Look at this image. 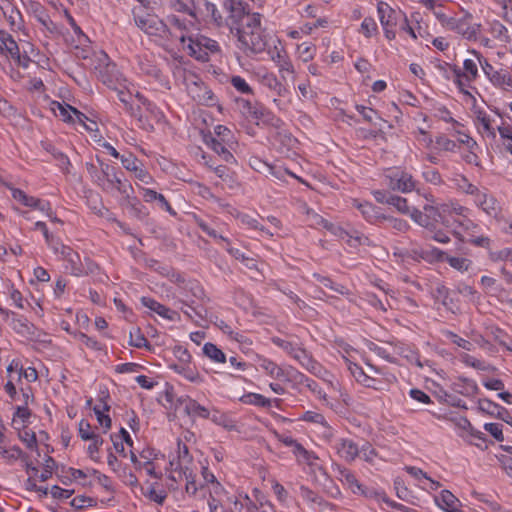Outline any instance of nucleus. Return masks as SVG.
<instances>
[{
    "label": "nucleus",
    "mask_w": 512,
    "mask_h": 512,
    "mask_svg": "<svg viewBox=\"0 0 512 512\" xmlns=\"http://www.w3.org/2000/svg\"><path fill=\"white\" fill-rule=\"evenodd\" d=\"M224 8L228 15L225 26L237 38V46L245 53L258 54L265 50L266 42L262 34L260 13H251L249 5L242 0H225Z\"/></svg>",
    "instance_id": "nucleus-1"
},
{
    "label": "nucleus",
    "mask_w": 512,
    "mask_h": 512,
    "mask_svg": "<svg viewBox=\"0 0 512 512\" xmlns=\"http://www.w3.org/2000/svg\"><path fill=\"white\" fill-rule=\"evenodd\" d=\"M439 69L444 70L446 79H453L454 83L464 94H469L467 88L470 83L478 77V67L476 61L473 59H465L463 63V70L456 65H440Z\"/></svg>",
    "instance_id": "nucleus-2"
},
{
    "label": "nucleus",
    "mask_w": 512,
    "mask_h": 512,
    "mask_svg": "<svg viewBox=\"0 0 512 512\" xmlns=\"http://www.w3.org/2000/svg\"><path fill=\"white\" fill-rule=\"evenodd\" d=\"M411 218L418 223L420 226L429 228L435 223L441 222L446 226H450V219L444 215V212L440 207H435L430 204L423 206V211L412 208Z\"/></svg>",
    "instance_id": "nucleus-3"
},
{
    "label": "nucleus",
    "mask_w": 512,
    "mask_h": 512,
    "mask_svg": "<svg viewBox=\"0 0 512 512\" xmlns=\"http://www.w3.org/2000/svg\"><path fill=\"white\" fill-rule=\"evenodd\" d=\"M192 464V456L189 453V447L185 442L178 441L177 456L170 461L173 471L179 473V477L183 474L186 479V490L189 489V478L192 476L190 465Z\"/></svg>",
    "instance_id": "nucleus-4"
},
{
    "label": "nucleus",
    "mask_w": 512,
    "mask_h": 512,
    "mask_svg": "<svg viewBox=\"0 0 512 512\" xmlns=\"http://www.w3.org/2000/svg\"><path fill=\"white\" fill-rule=\"evenodd\" d=\"M52 111L54 114L59 117L62 121L66 123H79L83 127H85L86 130L92 131L93 128L86 125L85 121L88 119V117L82 113L81 111L77 110L75 107L67 104V103H60V102H52Z\"/></svg>",
    "instance_id": "nucleus-5"
},
{
    "label": "nucleus",
    "mask_w": 512,
    "mask_h": 512,
    "mask_svg": "<svg viewBox=\"0 0 512 512\" xmlns=\"http://www.w3.org/2000/svg\"><path fill=\"white\" fill-rule=\"evenodd\" d=\"M169 22L172 26L170 35L172 38L179 40L183 49L189 50V55H192V33L190 29V22L186 19H180L178 16L169 17Z\"/></svg>",
    "instance_id": "nucleus-6"
},
{
    "label": "nucleus",
    "mask_w": 512,
    "mask_h": 512,
    "mask_svg": "<svg viewBox=\"0 0 512 512\" xmlns=\"http://www.w3.org/2000/svg\"><path fill=\"white\" fill-rule=\"evenodd\" d=\"M385 185L393 191L407 193L415 188V181L412 175L405 171L392 170L385 175Z\"/></svg>",
    "instance_id": "nucleus-7"
},
{
    "label": "nucleus",
    "mask_w": 512,
    "mask_h": 512,
    "mask_svg": "<svg viewBox=\"0 0 512 512\" xmlns=\"http://www.w3.org/2000/svg\"><path fill=\"white\" fill-rule=\"evenodd\" d=\"M134 20L137 27L151 36H163L168 31L166 24L154 15L134 14Z\"/></svg>",
    "instance_id": "nucleus-8"
},
{
    "label": "nucleus",
    "mask_w": 512,
    "mask_h": 512,
    "mask_svg": "<svg viewBox=\"0 0 512 512\" xmlns=\"http://www.w3.org/2000/svg\"><path fill=\"white\" fill-rule=\"evenodd\" d=\"M473 17L471 14H466L462 18L455 19L454 22H450V30L456 31L467 40H477L481 30V24L473 23Z\"/></svg>",
    "instance_id": "nucleus-9"
},
{
    "label": "nucleus",
    "mask_w": 512,
    "mask_h": 512,
    "mask_svg": "<svg viewBox=\"0 0 512 512\" xmlns=\"http://www.w3.org/2000/svg\"><path fill=\"white\" fill-rule=\"evenodd\" d=\"M337 478L346 485L354 494H360L367 498H371L374 494L373 489H368L364 487L359 481L356 479L355 475L347 468L342 466L336 467Z\"/></svg>",
    "instance_id": "nucleus-10"
},
{
    "label": "nucleus",
    "mask_w": 512,
    "mask_h": 512,
    "mask_svg": "<svg viewBox=\"0 0 512 512\" xmlns=\"http://www.w3.org/2000/svg\"><path fill=\"white\" fill-rule=\"evenodd\" d=\"M444 215L450 219V225L458 224L464 229H468L473 223L468 219L466 213L468 209L458 203H445L441 205Z\"/></svg>",
    "instance_id": "nucleus-11"
},
{
    "label": "nucleus",
    "mask_w": 512,
    "mask_h": 512,
    "mask_svg": "<svg viewBox=\"0 0 512 512\" xmlns=\"http://www.w3.org/2000/svg\"><path fill=\"white\" fill-rule=\"evenodd\" d=\"M220 51L217 41L203 35L194 38V59L207 62L209 54H215Z\"/></svg>",
    "instance_id": "nucleus-12"
},
{
    "label": "nucleus",
    "mask_w": 512,
    "mask_h": 512,
    "mask_svg": "<svg viewBox=\"0 0 512 512\" xmlns=\"http://www.w3.org/2000/svg\"><path fill=\"white\" fill-rule=\"evenodd\" d=\"M199 135L204 144H206L209 148H211L215 153L223 158L225 162L234 161V156L232 153L225 147L224 142L215 138L210 129L198 127Z\"/></svg>",
    "instance_id": "nucleus-13"
},
{
    "label": "nucleus",
    "mask_w": 512,
    "mask_h": 512,
    "mask_svg": "<svg viewBox=\"0 0 512 512\" xmlns=\"http://www.w3.org/2000/svg\"><path fill=\"white\" fill-rule=\"evenodd\" d=\"M97 59L98 65L95 66V69L98 72V76L104 84L110 86L116 78V65L110 62L108 55L104 52H101Z\"/></svg>",
    "instance_id": "nucleus-14"
},
{
    "label": "nucleus",
    "mask_w": 512,
    "mask_h": 512,
    "mask_svg": "<svg viewBox=\"0 0 512 512\" xmlns=\"http://www.w3.org/2000/svg\"><path fill=\"white\" fill-rule=\"evenodd\" d=\"M295 359L299 364L305 368L310 373L314 374L315 376H321L322 373L325 371L324 368L320 363H318L312 355L303 347V344L298 348L296 353L292 357Z\"/></svg>",
    "instance_id": "nucleus-15"
},
{
    "label": "nucleus",
    "mask_w": 512,
    "mask_h": 512,
    "mask_svg": "<svg viewBox=\"0 0 512 512\" xmlns=\"http://www.w3.org/2000/svg\"><path fill=\"white\" fill-rule=\"evenodd\" d=\"M357 209L360 211L365 220L371 224L380 225L386 219V215L381 213V209L370 202L360 203L354 200Z\"/></svg>",
    "instance_id": "nucleus-16"
},
{
    "label": "nucleus",
    "mask_w": 512,
    "mask_h": 512,
    "mask_svg": "<svg viewBox=\"0 0 512 512\" xmlns=\"http://www.w3.org/2000/svg\"><path fill=\"white\" fill-rule=\"evenodd\" d=\"M97 162L99 163L100 174L95 175V182L102 190L108 189L112 185V180L118 174L117 170L99 157H97Z\"/></svg>",
    "instance_id": "nucleus-17"
},
{
    "label": "nucleus",
    "mask_w": 512,
    "mask_h": 512,
    "mask_svg": "<svg viewBox=\"0 0 512 512\" xmlns=\"http://www.w3.org/2000/svg\"><path fill=\"white\" fill-rule=\"evenodd\" d=\"M174 407V415L178 420L188 424L191 421L192 400L188 395L177 397L175 401L170 399Z\"/></svg>",
    "instance_id": "nucleus-18"
},
{
    "label": "nucleus",
    "mask_w": 512,
    "mask_h": 512,
    "mask_svg": "<svg viewBox=\"0 0 512 512\" xmlns=\"http://www.w3.org/2000/svg\"><path fill=\"white\" fill-rule=\"evenodd\" d=\"M335 449L338 455L347 462L354 461L360 455L359 446L351 439H339L335 444Z\"/></svg>",
    "instance_id": "nucleus-19"
},
{
    "label": "nucleus",
    "mask_w": 512,
    "mask_h": 512,
    "mask_svg": "<svg viewBox=\"0 0 512 512\" xmlns=\"http://www.w3.org/2000/svg\"><path fill=\"white\" fill-rule=\"evenodd\" d=\"M0 55H9L20 62V51L17 42L5 30L0 29Z\"/></svg>",
    "instance_id": "nucleus-20"
},
{
    "label": "nucleus",
    "mask_w": 512,
    "mask_h": 512,
    "mask_svg": "<svg viewBox=\"0 0 512 512\" xmlns=\"http://www.w3.org/2000/svg\"><path fill=\"white\" fill-rule=\"evenodd\" d=\"M479 405V408L482 411H485L490 415L496 416L497 418L501 419L502 421L506 422L512 427V416L505 407L498 405L488 399L480 400Z\"/></svg>",
    "instance_id": "nucleus-21"
},
{
    "label": "nucleus",
    "mask_w": 512,
    "mask_h": 512,
    "mask_svg": "<svg viewBox=\"0 0 512 512\" xmlns=\"http://www.w3.org/2000/svg\"><path fill=\"white\" fill-rule=\"evenodd\" d=\"M236 105L240 113L246 118L260 120L264 117L263 107L258 103L252 104L244 98H236Z\"/></svg>",
    "instance_id": "nucleus-22"
},
{
    "label": "nucleus",
    "mask_w": 512,
    "mask_h": 512,
    "mask_svg": "<svg viewBox=\"0 0 512 512\" xmlns=\"http://www.w3.org/2000/svg\"><path fill=\"white\" fill-rule=\"evenodd\" d=\"M258 75L260 83L269 89L274 96L283 97L286 95V87L278 80L275 74L264 72L263 74Z\"/></svg>",
    "instance_id": "nucleus-23"
},
{
    "label": "nucleus",
    "mask_w": 512,
    "mask_h": 512,
    "mask_svg": "<svg viewBox=\"0 0 512 512\" xmlns=\"http://www.w3.org/2000/svg\"><path fill=\"white\" fill-rule=\"evenodd\" d=\"M377 11L382 26H396L398 17L402 15L401 11L394 10L383 1L378 3Z\"/></svg>",
    "instance_id": "nucleus-24"
},
{
    "label": "nucleus",
    "mask_w": 512,
    "mask_h": 512,
    "mask_svg": "<svg viewBox=\"0 0 512 512\" xmlns=\"http://www.w3.org/2000/svg\"><path fill=\"white\" fill-rule=\"evenodd\" d=\"M475 203L491 217H497L500 212L498 201L494 196L487 194L486 192H481V194L475 198Z\"/></svg>",
    "instance_id": "nucleus-25"
},
{
    "label": "nucleus",
    "mask_w": 512,
    "mask_h": 512,
    "mask_svg": "<svg viewBox=\"0 0 512 512\" xmlns=\"http://www.w3.org/2000/svg\"><path fill=\"white\" fill-rule=\"evenodd\" d=\"M194 100H197L199 104L208 107H212L217 103V98L212 90L203 83L199 84L197 81H194Z\"/></svg>",
    "instance_id": "nucleus-26"
},
{
    "label": "nucleus",
    "mask_w": 512,
    "mask_h": 512,
    "mask_svg": "<svg viewBox=\"0 0 512 512\" xmlns=\"http://www.w3.org/2000/svg\"><path fill=\"white\" fill-rule=\"evenodd\" d=\"M345 362L347 364L348 370L350 371V373L356 379L357 382L363 384L368 388H376V379L366 375V373L360 366H358L356 363L351 362L347 358H345Z\"/></svg>",
    "instance_id": "nucleus-27"
},
{
    "label": "nucleus",
    "mask_w": 512,
    "mask_h": 512,
    "mask_svg": "<svg viewBox=\"0 0 512 512\" xmlns=\"http://www.w3.org/2000/svg\"><path fill=\"white\" fill-rule=\"evenodd\" d=\"M337 231L338 234L336 236L342 240H346V242L352 247H357L358 245H366L369 242V238L367 236L359 233L356 230L349 232L341 227L340 229H337Z\"/></svg>",
    "instance_id": "nucleus-28"
},
{
    "label": "nucleus",
    "mask_w": 512,
    "mask_h": 512,
    "mask_svg": "<svg viewBox=\"0 0 512 512\" xmlns=\"http://www.w3.org/2000/svg\"><path fill=\"white\" fill-rule=\"evenodd\" d=\"M141 302L149 310L157 313L159 316H161L165 319L172 320L173 316L176 314L173 310L169 309L168 307L162 305L161 303L157 302L156 300H154L152 298L142 297Z\"/></svg>",
    "instance_id": "nucleus-29"
},
{
    "label": "nucleus",
    "mask_w": 512,
    "mask_h": 512,
    "mask_svg": "<svg viewBox=\"0 0 512 512\" xmlns=\"http://www.w3.org/2000/svg\"><path fill=\"white\" fill-rule=\"evenodd\" d=\"M490 82L505 91H512V77L507 70L499 69L493 77H491Z\"/></svg>",
    "instance_id": "nucleus-30"
},
{
    "label": "nucleus",
    "mask_w": 512,
    "mask_h": 512,
    "mask_svg": "<svg viewBox=\"0 0 512 512\" xmlns=\"http://www.w3.org/2000/svg\"><path fill=\"white\" fill-rule=\"evenodd\" d=\"M100 270L99 265L89 257H85L81 267H75L72 275L80 277L84 275H96Z\"/></svg>",
    "instance_id": "nucleus-31"
},
{
    "label": "nucleus",
    "mask_w": 512,
    "mask_h": 512,
    "mask_svg": "<svg viewBox=\"0 0 512 512\" xmlns=\"http://www.w3.org/2000/svg\"><path fill=\"white\" fill-rule=\"evenodd\" d=\"M271 59L276 63L280 72L294 73V67L283 49L276 50L271 55Z\"/></svg>",
    "instance_id": "nucleus-32"
},
{
    "label": "nucleus",
    "mask_w": 512,
    "mask_h": 512,
    "mask_svg": "<svg viewBox=\"0 0 512 512\" xmlns=\"http://www.w3.org/2000/svg\"><path fill=\"white\" fill-rule=\"evenodd\" d=\"M112 185L108 189H103L104 192L112 193L117 191L121 196H127V194L133 193V187L127 180H122L117 174L112 180Z\"/></svg>",
    "instance_id": "nucleus-33"
},
{
    "label": "nucleus",
    "mask_w": 512,
    "mask_h": 512,
    "mask_svg": "<svg viewBox=\"0 0 512 512\" xmlns=\"http://www.w3.org/2000/svg\"><path fill=\"white\" fill-rule=\"evenodd\" d=\"M442 504L438 505L446 512H454L458 507L461 506L459 499L453 495L449 490H443L440 496Z\"/></svg>",
    "instance_id": "nucleus-34"
},
{
    "label": "nucleus",
    "mask_w": 512,
    "mask_h": 512,
    "mask_svg": "<svg viewBox=\"0 0 512 512\" xmlns=\"http://www.w3.org/2000/svg\"><path fill=\"white\" fill-rule=\"evenodd\" d=\"M273 344L283 349L288 355L293 357L298 348L301 346V342L297 339H283L280 337L272 338Z\"/></svg>",
    "instance_id": "nucleus-35"
},
{
    "label": "nucleus",
    "mask_w": 512,
    "mask_h": 512,
    "mask_svg": "<svg viewBox=\"0 0 512 512\" xmlns=\"http://www.w3.org/2000/svg\"><path fill=\"white\" fill-rule=\"evenodd\" d=\"M203 355L216 363H225L226 355L213 343L207 342L203 348Z\"/></svg>",
    "instance_id": "nucleus-36"
},
{
    "label": "nucleus",
    "mask_w": 512,
    "mask_h": 512,
    "mask_svg": "<svg viewBox=\"0 0 512 512\" xmlns=\"http://www.w3.org/2000/svg\"><path fill=\"white\" fill-rule=\"evenodd\" d=\"M259 367L274 379H282L284 377V370L269 359H261Z\"/></svg>",
    "instance_id": "nucleus-37"
},
{
    "label": "nucleus",
    "mask_w": 512,
    "mask_h": 512,
    "mask_svg": "<svg viewBox=\"0 0 512 512\" xmlns=\"http://www.w3.org/2000/svg\"><path fill=\"white\" fill-rule=\"evenodd\" d=\"M155 485L156 483H151L147 488L141 487L142 494L149 500L162 505L167 497V494L164 490L157 491Z\"/></svg>",
    "instance_id": "nucleus-38"
},
{
    "label": "nucleus",
    "mask_w": 512,
    "mask_h": 512,
    "mask_svg": "<svg viewBox=\"0 0 512 512\" xmlns=\"http://www.w3.org/2000/svg\"><path fill=\"white\" fill-rule=\"evenodd\" d=\"M198 226L201 228V230L207 234L209 237L218 240L222 243V247L225 248L227 251L232 253V249H230V242L227 238L223 237L222 235H218L216 230L211 228L208 224L203 222L202 220H196Z\"/></svg>",
    "instance_id": "nucleus-39"
},
{
    "label": "nucleus",
    "mask_w": 512,
    "mask_h": 512,
    "mask_svg": "<svg viewBox=\"0 0 512 512\" xmlns=\"http://www.w3.org/2000/svg\"><path fill=\"white\" fill-rule=\"evenodd\" d=\"M462 362L465 365L473 367V368H475L477 370L491 371V372L496 371V367H494V366H492L490 364H487L484 361L478 360V359H476L475 357H473V356H471L469 354H464L462 356Z\"/></svg>",
    "instance_id": "nucleus-40"
},
{
    "label": "nucleus",
    "mask_w": 512,
    "mask_h": 512,
    "mask_svg": "<svg viewBox=\"0 0 512 512\" xmlns=\"http://www.w3.org/2000/svg\"><path fill=\"white\" fill-rule=\"evenodd\" d=\"M241 401L246 404H252L259 407H270L271 401L268 398H265L261 394L257 393H248L241 397Z\"/></svg>",
    "instance_id": "nucleus-41"
},
{
    "label": "nucleus",
    "mask_w": 512,
    "mask_h": 512,
    "mask_svg": "<svg viewBox=\"0 0 512 512\" xmlns=\"http://www.w3.org/2000/svg\"><path fill=\"white\" fill-rule=\"evenodd\" d=\"M0 454L3 458L9 460H26L28 459V455H26L19 446H13L11 448H6L4 446H0Z\"/></svg>",
    "instance_id": "nucleus-42"
},
{
    "label": "nucleus",
    "mask_w": 512,
    "mask_h": 512,
    "mask_svg": "<svg viewBox=\"0 0 512 512\" xmlns=\"http://www.w3.org/2000/svg\"><path fill=\"white\" fill-rule=\"evenodd\" d=\"M356 110L362 115L363 119L371 124L378 125L375 120H379L381 122H385L375 111L370 107H366L364 105H356Z\"/></svg>",
    "instance_id": "nucleus-43"
},
{
    "label": "nucleus",
    "mask_w": 512,
    "mask_h": 512,
    "mask_svg": "<svg viewBox=\"0 0 512 512\" xmlns=\"http://www.w3.org/2000/svg\"><path fill=\"white\" fill-rule=\"evenodd\" d=\"M198 462H199V465L201 468L200 472H201L204 482L211 483V484L215 485L216 488L221 487V484L217 481L213 472L210 471L209 463H208L207 459H204V460L198 459Z\"/></svg>",
    "instance_id": "nucleus-44"
},
{
    "label": "nucleus",
    "mask_w": 512,
    "mask_h": 512,
    "mask_svg": "<svg viewBox=\"0 0 512 512\" xmlns=\"http://www.w3.org/2000/svg\"><path fill=\"white\" fill-rule=\"evenodd\" d=\"M194 314L198 317V319L194 318V324L202 328L208 327L212 314L209 315L208 308L205 305H202L199 309L194 307Z\"/></svg>",
    "instance_id": "nucleus-45"
},
{
    "label": "nucleus",
    "mask_w": 512,
    "mask_h": 512,
    "mask_svg": "<svg viewBox=\"0 0 512 512\" xmlns=\"http://www.w3.org/2000/svg\"><path fill=\"white\" fill-rule=\"evenodd\" d=\"M388 205L395 207V209L402 214L411 216L412 208L409 207L406 198L397 195H392V197H390Z\"/></svg>",
    "instance_id": "nucleus-46"
},
{
    "label": "nucleus",
    "mask_w": 512,
    "mask_h": 512,
    "mask_svg": "<svg viewBox=\"0 0 512 512\" xmlns=\"http://www.w3.org/2000/svg\"><path fill=\"white\" fill-rule=\"evenodd\" d=\"M491 33L493 34V36L496 39H498L502 42H505V43L510 42V36L508 34L507 28L499 21H494L491 24Z\"/></svg>",
    "instance_id": "nucleus-47"
},
{
    "label": "nucleus",
    "mask_w": 512,
    "mask_h": 512,
    "mask_svg": "<svg viewBox=\"0 0 512 512\" xmlns=\"http://www.w3.org/2000/svg\"><path fill=\"white\" fill-rule=\"evenodd\" d=\"M446 262L458 271H467L472 262L464 257L446 256Z\"/></svg>",
    "instance_id": "nucleus-48"
},
{
    "label": "nucleus",
    "mask_w": 512,
    "mask_h": 512,
    "mask_svg": "<svg viewBox=\"0 0 512 512\" xmlns=\"http://www.w3.org/2000/svg\"><path fill=\"white\" fill-rule=\"evenodd\" d=\"M313 277L319 282L321 283L324 287L326 288H329L333 291H335L336 293H339V294H345L346 293V288L342 285H335L333 283V281L328 278V277H325V276H321L320 274H313Z\"/></svg>",
    "instance_id": "nucleus-49"
},
{
    "label": "nucleus",
    "mask_w": 512,
    "mask_h": 512,
    "mask_svg": "<svg viewBox=\"0 0 512 512\" xmlns=\"http://www.w3.org/2000/svg\"><path fill=\"white\" fill-rule=\"evenodd\" d=\"M130 345L136 348L149 347V342L145 338V336L140 332V329L137 328L134 331L130 332Z\"/></svg>",
    "instance_id": "nucleus-50"
},
{
    "label": "nucleus",
    "mask_w": 512,
    "mask_h": 512,
    "mask_svg": "<svg viewBox=\"0 0 512 512\" xmlns=\"http://www.w3.org/2000/svg\"><path fill=\"white\" fill-rule=\"evenodd\" d=\"M383 222L388 223L387 228H392L397 232H406L409 229V225L405 220L392 216L386 215V219Z\"/></svg>",
    "instance_id": "nucleus-51"
},
{
    "label": "nucleus",
    "mask_w": 512,
    "mask_h": 512,
    "mask_svg": "<svg viewBox=\"0 0 512 512\" xmlns=\"http://www.w3.org/2000/svg\"><path fill=\"white\" fill-rule=\"evenodd\" d=\"M97 435L98 434L94 432L92 426L87 420L82 419L79 422V436L81 437L82 440L88 441L92 438H95Z\"/></svg>",
    "instance_id": "nucleus-52"
},
{
    "label": "nucleus",
    "mask_w": 512,
    "mask_h": 512,
    "mask_svg": "<svg viewBox=\"0 0 512 512\" xmlns=\"http://www.w3.org/2000/svg\"><path fill=\"white\" fill-rule=\"evenodd\" d=\"M231 85L242 94H253V89L241 76H233L231 78Z\"/></svg>",
    "instance_id": "nucleus-53"
},
{
    "label": "nucleus",
    "mask_w": 512,
    "mask_h": 512,
    "mask_svg": "<svg viewBox=\"0 0 512 512\" xmlns=\"http://www.w3.org/2000/svg\"><path fill=\"white\" fill-rule=\"evenodd\" d=\"M473 54L476 56L484 74L488 77L490 80L491 77L494 76V74L498 71L494 68L493 65H491L486 58H484L479 52L473 51Z\"/></svg>",
    "instance_id": "nucleus-54"
},
{
    "label": "nucleus",
    "mask_w": 512,
    "mask_h": 512,
    "mask_svg": "<svg viewBox=\"0 0 512 512\" xmlns=\"http://www.w3.org/2000/svg\"><path fill=\"white\" fill-rule=\"evenodd\" d=\"M120 160L123 167L131 172L136 171L137 168L142 165L141 162L132 153L121 155Z\"/></svg>",
    "instance_id": "nucleus-55"
},
{
    "label": "nucleus",
    "mask_w": 512,
    "mask_h": 512,
    "mask_svg": "<svg viewBox=\"0 0 512 512\" xmlns=\"http://www.w3.org/2000/svg\"><path fill=\"white\" fill-rule=\"evenodd\" d=\"M189 364L190 363H173L170 365V368L184 379L192 381V369L190 368Z\"/></svg>",
    "instance_id": "nucleus-56"
},
{
    "label": "nucleus",
    "mask_w": 512,
    "mask_h": 512,
    "mask_svg": "<svg viewBox=\"0 0 512 512\" xmlns=\"http://www.w3.org/2000/svg\"><path fill=\"white\" fill-rule=\"evenodd\" d=\"M300 496L304 500L318 505H322V503L324 502V500L320 496H318L317 493H315L310 488L305 486L300 487Z\"/></svg>",
    "instance_id": "nucleus-57"
},
{
    "label": "nucleus",
    "mask_w": 512,
    "mask_h": 512,
    "mask_svg": "<svg viewBox=\"0 0 512 512\" xmlns=\"http://www.w3.org/2000/svg\"><path fill=\"white\" fill-rule=\"evenodd\" d=\"M477 121L481 124L483 130L493 138L495 137L494 128L491 125L490 117L483 111L477 112Z\"/></svg>",
    "instance_id": "nucleus-58"
},
{
    "label": "nucleus",
    "mask_w": 512,
    "mask_h": 512,
    "mask_svg": "<svg viewBox=\"0 0 512 512\" xmlns=\"http://www.w3.org/2000/svg\"><path fill=\"white\" fill-rule=\"evenodd\" d=\"M12 197L27 207H32L34 204L35 197L27 195L24 191L20 189L12 190Z\"/></svg>",
    "instance_id": "nucleus-59"
},
{
    "label": "nucleus",
    "mask_w": 512,
    "mask_h": 512,
    "mask_svg": "<svg viewBox=\"0 0 512 512\" xmlns=\"http://www.w3.org/2000/svg\"><path fill=\"white\" fill-rule=\"evenodd\" d=\"M214 5L211 2H208L207 0H197L194 1V18L197 17V15H200L204 20L208 18V7Z\"/></svg>",
    "instance_id": "nucleus-60"
},
{
    "label": "nucleus",
    "mask_w": 512,
    "mask_h": 512,
    "mask_svg": "<svg viewBox=\"0 0 512 512\" xmlns=\"http://www.w3.org/2000/svg\"><path fill=\"white\" fill-rule=\"evenodd\" d=\"M93 411L96 415L98 423L103 427L104 433H106L112 425L110 416L106 414L108 411H100L99 408H93Z\"/></svg>",
    "instance_id": "nucleus-61"
},
{
    "label": "nucleus",
    "mask_w": 512,
    "mask_h": 512,
    "mask_svg": "<svg viewBox=\"0 0 512 512\" xmlns=\"http://www.w3.org/2000/svg\"><path fill=\"white\" fill-rule=\"evenodd\" d=\"M70 504L76 509H84L86 507L93 506L95 504V500L91 497L79 495L74 497Z\"/></svg>",
    "instance_id": "nucleus-62"
},
{
    "label": "nucleus",
    "mask_w": 512,
    "mask_h": 512,
    "mask_svg": "<svg viewBox=\"0 0 512 512\" xmlns=\"http://www.w3.org/2000/svg\"><path fill=\"white\" fill-rule=\"evenodd\" d=\"M377 31V24L375 20L371 17H366L361 23V32L367 37L370 38L373 33Z\"/></svg>",
    "instance_id": "nucleus-63"
},
{
    "label": "nucleus",
    "mask_w": 512,
    "mask_h": 512,
    "mask_svg": "<svg viewBox=\"0 0 512 512\" xmlns=\"http://www.w3.org/2000/svg\"><path fill=\"white\" fill-rule=\"evenodd\" d=\"M292 448L293 454L297 457L299 461L310 462L311 453L304 448L302 444L298 441Z\"/></svg>",
    "instance_id": "nucleus-64"
}]
</instances>
